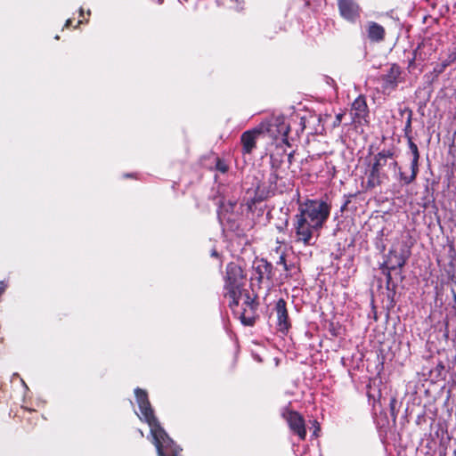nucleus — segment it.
Returning <instances> with one entry per match:
<instances>
[{
    "label": "nucleus",
    "instance_id": "nucleus-14",
    "mask_svg": "<svg viewBox=\"0 0 456 456\" xmlns=\"http://www.w3.org/2000/svg\"><path fill=\"white\" fill-rule=\"evenodd\" d=\"M275 126H277V132L279 134H281L283 138V142L285 143H288L287 136L289 132V126L285 123L283 118H277L275 121Z\"/></svg>",
    "mask_w": 456,
    "mask_h": 456
},
{
    "label": "nucleus",
    "instance_id": "nucleus-5",
    "mask_svg": "<svg viewBox=\"0 0 456 456\" xmlns=\"http://www.w3.org/2000/svg\"><path fill=\"white\" fill-rule=\"evenodd\" d=\"M245 282L242 269L236 264L231 263L226 267L224 289L225 295L229 297H235L244 291L242 289Z\"/></svg>",
    "mask_w": 456,
    "mask_h": 456
},
{
    "label": "nucleus",
    "instance_id": "nucleus-4",
    "mask_svg": "<svg viewBox=\"0 0 456 456\" xmlns=\"http://www.w3.org/2000/svg\"><path fill=\"white\" fill-rule=\"evenodd\" d=\"M230 307L244 325H252L255 321L256 305L255 299L244 290L230 297Z\"/></svg>",
    "mask_w": 456,
    "mask_h": 456
},
{
    "label": "nucleus",
    "instance_id": "nucleus-20",
    "mask_svg": "<svg viewBox=\"0 0 456 456\" xmlns=\"http://www.w3.org/2000/svg\"><path fill=\"white\" fill-rule=\"evenodd\" d=\"M221 170H222L223 172H225V169L224 168V167H221Z\"/></svg>",
    "mask_w": 456,
    "mask_h": 456
},
{
    "label": "nucleus",
    "instance_id": "nucleus-8",
    "mask_svg": "<svg viewBox=\"0 0 456 456\" xmlns=\"http://www.w3.org/2000/svg\"><path fill=\"white\" fill-rule=\"evenodd\" d=\"M338 8L342 17L354 21L359 16V6L352 0H339Z\"/></svg>",
    "mask_w": 456,
    "mask_h": 456
},
{
    "label": "nucleus",
    "instance_id": "nucleus-9",
    "mask_svg": "<svg viewBox=\"0 0 456 456\" xmlns=\"http://www.w3.org/2000/svg\"><path fill=\"white\" fill-rule=\"evenodd\" d=\"M409 147L411 152L412 159H411V174L410 176H404L403 174H401V179L404 182V183H411L413 182L416 178L417 173H418V163L419 159V153L417 145L410 141Z\"/></svg>",
    "mask_w": 456,
    "mask_h": 456
},
{
    "label": "nucleus",
    "instance_id": "nucleus-12",
    "mask_svg": "<svg viewBox=\"0 0 456 456\" xmlns=\"http://www.w3.org/2000/svg\"><path fill=\"white\" fill-rule=\"evenodd\" d=\"M367 31L371 41H381L384 38L385 29L376 22H369Z\"/></svg>",
    "mask_w": 456,
    "mask_h": 456
},
{
    "label": "nucleus",
    "instance_id": "nucleus-17",
    "mask_svg": "<svg viewBox=\"0 0 456 456\" xmlns=\"http://www.w3.org/2000/svg\"><path fill=\"white\" fill-rule=\"evenodd\" d=\"M6 288V285L4 283V281H0V294L4 291Z\"/></svg>",
    "mask_w": 456,
    "mask_h": 456
},
{
    "label": "nucleus",
    "instance_id": "nucleus-13",
    "mask_svg": "<svg viewBox=\"0 0 456 456\" xmlns=\"http://www.w3.org/2000/svg\"><path fill=\"white\" fill-rule=\"evenodd\" d=\"M408 256L404 254H397L395 251L391 250L389 252L388 262L391 265V269H395L396 267H403L406 263Z\"/></svg>",
    "mask_w": 456,
    "mask_h": 456
},
{
    "label": "nucleus",
    "instance_id": "nucleus-18",
    "mask_svg": "<svg viewBox=\"0 0 456 456\" xmlns=\"http://www.w3.org/2000/svg\"><path fill=\"white\" fill-rule=\"evenodd\" d=\"M69 23H70V20H68L66 21L65 26H66V27H68V26L69 25Z\"/></svg>",
    "mask_w": 456,
    "mask_h": 456
},
{
    "label": "nucleus",
    "instance_id": "nucleus-11",
    "mask_svg": "<svg viewBox=\"0 0 456 456\" xmlns=\"http://www.w3.org/2000/svg\"><path fill=\"white\" fill-rule=\"evenodd\" d=\"M352 111H354V118L361 119L364 118L367 115V104L365 99L362 96L357 97L352 104Z\"/></svg>",
    "mask_w": 456,
    "mask_h": 456
},
{
    "label": "nucleus",
    "instance_id": "nucleus-10",
    "mask_svg": "<svg viewBox=\"0 0 456 456\" xmlns=\"http://www.w3.org/2000/svg\"><path fill=\"white\" fill-rule=\"evenodd\" d=\"M276 314L278 327L281 331H285L289 329L288 313L286 309V302L283 299H279L276 303Z\"/></svg>",
    "mask_w": 456,
    "mask_h": 456
},
{
    "label": "nucleus",
    "instance_id": "nucleus-6",
    "mask_svg": "<svg viewBox=\"0 0 456 456\" xmlns=\"http://www.w3.org/2000/svg\"><path fill=\"white\" fill-rule=\"evenodd\" d=\"M265 132H270L274 137L277 136L267 122H262L254 129L244 132L240 138L243 152L247 154L251 153L253 149L256 147V139Z\"/></svg>",
    "mask_w": 456,
    "mask_h": 456
},
{
    "label": "nucleus",
    "instance_id": "nucleus-3",
    "mask_svg": "<svg viewBox=\"0 0 456 456\" xmlns=\"http://www.w3.org/2000/svg\"><path fill=\"white\" fill-rule=\"evenodd\" d=\"M386 167L393 171H396L398 167V164L390 151H381L375 156L367 178L369 188H374L382 183L386 177Z\"/></svg>",
    "mask_w": 456,
    "mask_h": 456
},
{
    "label": "nucleus",
    "instance_id": "nucleus-2",
    "mask_svg": "<svg viewBox=\"0 0 456 456\" xmlns=\"http://www.w3.org/2000/svg\"><path fill=\"white\" fill-rule=\"evenodd\" d=\"M134 394L141 411V414L138 416L149 425L158 455L177 456L181 449L174 444L173 440L167 436L155 418L147 392L141 388H136Z\"/></svg>",
    "mask_w": 456,
    "mask_h": 456
},
{
    "label": "nucleus",
    "instance_id": "nucleus-15",
    "mask_svg": "<svg viewBox=\"0 0 456 456\" xmlns=\"http://www.w3.org/2000/svg\"><path fill=\"white\" fill-rule=\"evenodd\" d=\"M314 434L315 436H317V431L320 430V427H319V423L316 420L314 421Z\"/></svg>",
    "mask_w": 456,
    "mask_h": 456
},
{
    "label": "nucleus",
    "instance_id": "nucleus-16",
    "mask_svg": "<svg viewBox=\"0 0 456 456\" xmlns=\"http://www.w3.org/2000/svg\"><path fill=\"white\" fill-rule=\"evenodd\" d=\"M342 118H343V114L342 113H339L336 116V123L337 124H339L342 120Z\"/></svg>",
    "mask_w": 456,
    "mask_h": 456
},
{
    "label": "nucleus",
    "instance_id": "nucleus-19",
    "mask_svg": "<svg viewBox=\"0 0 456 456\" xmlns=\"http://www.w3.org/2000/svg\"><path fill=\"white\" fill-rule=\"evenodd\" d=\"M221 170H222L223 172H225V169L224 168V167H221Z\"/></svg>",
    "mask_w": 456,
    "mask_h": 456
},
{
    "label": "nucleus",
    "instance_id": "nucleus-1",
    "mask_svg": "<svg viewBox=\"0 0 456 456\" xmlns=\"http://www.w3.org/2000/svg\"><path fill=\"white\" fill-rule=\"evenodd\" d=\"M330 207L322 200H306L301 203L295 216L296 241L305 246L314 244L320 230L330 216Z\"/></svg>",
    "mask_w": 456,
    "mask_h": 456
},
{
    "label": "nucleus",
    "instance_id": "nucleus-7",
    "mask_svg": "<svg viewBox=\"0 0 456 456\" xmlns=\"http://www.w3.org/2000/svg\"><path fill=\"white\" fill-rule=\"evenodd\" d=\"M283 417L286 419L289 428L296 433L301 440H304L306 436V430L303 417L296 411L283 413Z\"/></svg>",
    "mask_w": 456,
    "mask_h": 456
}]
</instances>
